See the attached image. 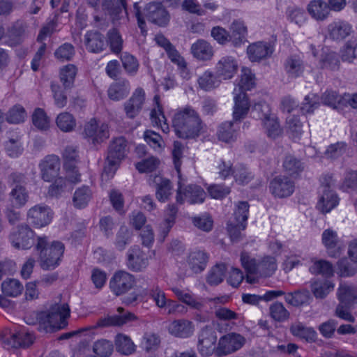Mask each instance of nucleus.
<instances>
[{"instance_id": "obj_1", "label": "nucleus", "mask_w": 357, "mask_h": 357, "mask_svg": "<svg viewBox=\"0 0 357 357\" xmlns=\"http://www.w3.org/2000/svg\"><path fill=\"white\" fill-rule=\"evenodd\" d=\"M204 126L199 114L191 106L177 109L172 119V127L176 135L182 139L198 137Z\"/></svg>"}, {"instance_id": "obj_2", "label": "nucleus", "mask_w": 357, "mask_h": 357, "mask_svg": "<svg viewBox=\"0 0 357 357\" xmlns=\"http://www.w3.org/2000/svg\"><path fill=\"white\" fill-rule=\"evenodd\" d=\"M255 84V75L251 70L243 68L238 86L234 89V106L233 118L235 121L243 119L250 109V102L245 90H250Z\"/></svg>"}, {"instance_id": "obj_3", "label": "nucleus", "mask_w": 357, "mask_h": 357, "mask_svg": "<svg viewBox=\"0 0 357 357\" xmlns=\"http://www.w3.org/2000/svg\"><path fill=\"white\" fill-rule=\"evenodd\" d=\"M36 249L38 252V261L43 270L56 268L61 261L64 252V245L59 241L49 243L46 236H38Z\"/></svg>"}, {"instance_id": "obj_4", "label": "nucleus", "mask_w": 357, "mask_h": 357, "mask_svg": "<svg viewBox=\"0 0 357 357\" xmlns=\"http://www.w3.org/2000/svg\"><path fill=\"white\" fill-rule=\"evenodd\" d=\"M70 312L67 303L54 305L49 311L38 314V329L48 332L52 329L64 328L67 324L66 319L70 317Z\"/></svg>"}, {"instance_id": "obj_5", "label": "nucleus", "mask_w": 357, "mask_h": 357, "mask_svg": "<svg viewBox=\"0 0 357 357\" xmlns=\"http://www.w3.org/2000/svg\"><path fill=\"white\" fill-rule=\"evenodd\" d=\"M128 142L124 137L114 138L109 144L107 162L108 165L104 168L105 173L114 172L116 166L123 160L128 153Z\"/></svg>"}, {"instance_id": "obj_6", "label": "nucleus", "mask_w": 357, "mask_h": 357, "mask_svg": "<svg viewBox=\"0 0 357 357\" xmlns=\"http://www.w3.org/2000/svg\"><path fill=\"white\" fill-rule=\"evenodd\" d=\"M245 343V338L241 334L230 333L222 336L218 342L215 354L222 356L239 350Z\"/></svg>"}, {"instance_id": "obj_7", "label": "nucleus", "mask_w": 357, "mask_h": 357, "mask_svg": "<svg viewBox=\"0 0 357 357\" xmlns=\"http://www.w3.org/2000/svg\"><path fill=\"white\" fill-rule=\"evenodd\" d=\"M64 160V169L66 172V176L72 183L80 181V174L77 164L79 162V154L77 146H67L63 152Z\"/></svg>"}, {"instance_id": "obj_8", "label": "nucleus", "mask_w": 357, "mask_h": 357, "mask_svg": "<svg viewBox=\"0 0 357 357\" xmlns=\"http://www.w3.org/2000/svg\"><path fill=\"white\" fill-rule=\"evenodd\" d=\"M205 197L206 192L201 186L195 184L183 186L181 181H178L176 195L178 203L183 204L186 200L190 204H201Z\"/></svg>"}, {"instance_id": "obj_9", "label": "nucleus", "mask_w": 357, "mask_h": 357, "mask_svg": "<svg viewBox=\"0 0 357 357\" xmlns=\"http://www.w3.org/2000/svg\"><path fill=\"white\" fill-rule=\"evenodd\" d=\"M33 231L27 225H20L9 235L12 245L17 249H29L33 244Z\"/></svg>"}, {"instance_id": "obj_10", "label": "nucleus", "mask_w": 357, "mask_h": 357, "mask_svg": "<svg viewBox=\"0 0 357 357\" xmlns=\"http://www.w3.org/2000/svg\"><path fill=\"white\" fill-rule=\"evenodd\" d=\"M217 335L215 331L208 326L201 329L198 333L197 350L204 357L211 356L215 353Z\"/></svg>"}, {"instance_id": "obj_11", "label": "nucleus", "mask_w": 357, "mask_h": 357, "mask_svg": "<svg viewBox=\"0 0 357 357\" xmlns=\"http://www.w3.org/2000/svg\"><path fill=\"white\" fill-rule=\"evenodd\" d=\"M83 134L92 144H101L109 137V126L105 123L98 124L95 119H91L84 125Z\"/></svg>"}, {"instance_id": "obj_12", "label": "nucleus", "mask_w": 357, "mask_h": 357, "mask_svg": "<svg viewBox=\"0 0 357 357\" xmlns=\"http://www.w3.org/2000/svg\"><path fill=\"white\" fill-rule=\"evenodd\" d=\"M134 284V276L123 271L116 272L109 281V288L116 296L126 294Z\"/></svg>"}, {"instance_id": "obj_13", "label": "nucleus", "mask_w": 357, "mask_h": 357, "mask_svg": "<svg viewBox=\"0 0 357 357\" xmlns=\"http://www.w3.org/2000/svg\"><path fill=\"white\" fill-rule=\"evenodd\" d=\"M143 15L151 23L160 26H166L169 21V16L161 3H148L143 10Z\"/></svg>"}, {"instance_id": "obj_14", "label": "nucleus", "mask_w": 357, "mask_h": 357, "mask_svg": "<svg viewBox=\"0 0 357 357\" xmlns=\"http://www.w3.org/2000/svg\"><path fill=\"white\" fill-rule=\"evenodd\" d=\"M38 167L42 179L50 182L59 175L61 167L60 159L55 155H48L40 162Z\"/></svg>"}, {"instance_id": "obj_15", "label": "nucleus", "mask_w": 357, "mask_h": 357, "mask_svg": "<svg viewBox=\"0 0 357 357\" xmlns=\"http://www.w3.org/2000/svg\"><path fill=\"white\" fill-rule=\"evenodd\" d=\"M353 33L352 25L349 22L342 20L333 21L327 26L328 38L337 43L344 40Z\"/></svg>"}, {"instance_id": "obj_16", "label": "nucleus", "mask_w": 357, "mask_h": 357, "mask_svg": "<svg viewBox=\"0 0 357 357\" xmlns=\"http://www.w3.org/2000/svg\"><path fill=\"white\" fill-rule=\"evenodd\" d=\"M52 211L47 206L36 205L27 212V220L36 227H43L50 223Z\"/></svg>"}, {"instance_id": "obj_17", "label": "nucleus", "mask_w": 357, "mask_h": 357, "mask_svg": "<svg viewBox=\"0 0 357 357\" xmlns=\"http://www.w3.org/2000/svg\"><path fill=\"white\" fill-rule=\"evenodd\" d=\"M295 184L293 180L286 176H275L270 183L269 189L277 197L283 198L290 196L294 191Z\"/></svg>"}, {"instance_id": "obj_18", "label": "nucleus", "mask_w": 357, "mask_h": 357, "mask_svg": "<svg viewBox=\"0 0 357 357\" xmlns=\"http://www.w3.org/2000/svg\"><path fill=\"white\" fill-rule=\"evenodd\" d=\"M238 64L237 60L231 56L221 57L215 65V74L221 79H231L237 73Z\"/></svg>"}, {"instance_id": "obj_19", "label": "nucleus", "mask_w": 357, "mask_h": 357, "mask_svg": "<svg viewBox=\"0 0 357 357\" xmlns=\"http://www.w3.org/2000/svg\"><path fill=\"white\" fill-rule=\"evenodd\" d=\"M145 102V92L142 88H137L131 97L124 103V111L129 119L136 117Z\"/></svg>"}, {"instance_id": "obj_20", "label": "nucleus", "mask_w": 357, "mask_h": 357, "mask_svg": "<svg viewBox=\"0 0 357 357\" xmlns=\"http://www.w3.org/2000/svg\"><path fill=\"white\" fill-rule=\"evenodd\" d=\"M127 266L132 271H142L149 265L146 255L138 246L130 248L127 253Z\"/></svg>"}, {"instance_id": "obj_21", "label": "nucleus", "mask_w": 357, "mask_h": 357, "mask_svg": "<svg viewBox=\"0 0 357 357\" xmlns=\"http://www.w3.org/2000/svg\"><path fill=\"white\" fill-rule=\"evenodd\" d=\"M273 47L268 43L257 42L250 45L247 54L252 62H259L271 56Z\"/></svg>"}, {"instance_id": "obj_22", "label": "nucleus", "mask_w": 357, "mask_h": 357, "mask_svg": "<svg viewBox=\"0 0 357 357\" xmlns=\"http://www.w3.org/2000/svg\"><path fill=\"white\" fill-rule=\"evenodd\" d=\"M117 312L119 314L100 319L97 321L96 327L120 326L135 318L133 314L125 312V310L121 307L117 308Z\"/></svg>"}, {"instance_id": "obj_23", "label": "nucleus", "mask_w": 357, "mask_h": 357, "mask_svg": "<svg viewBox=\"0 0 357 357\" xmlns=\"http://www.w3.org/2000/svg\"><path fill=\"white\" fill-rule=\"evenodd\" d=\"M321 240L330 257H337L340 256L341 246L335 231L331 229L324 230L322 233Z\"/></svg>"}, {"instance_id": "obj_24", "label": "nucleus", "mask_w": 357, "mask_h": 357, "mask_svg": "<svg viewBox=\"0 0 357 357\" xmlns=\"http://www.w3.org/2000/svg\"><path fill=\"white\" fill-rule=\"evenodd\" d=\"M150 119L153 126L160 128L165 133L169 132V125L167 123L163 107L160 104V98L158 95H155L153 98V108L151 111Z\"/></svg>"}, {"instance_id": "obj_25", "label": "nucleus", "mask_w": 357, "mask_h": 357, "mask_svg": "<svg viewBox=\"0 0 357 357\" xmlns=\"http://www.w3.org/2000/svg\"><path fill=\"white\" fill-rule=\"evenodd\" d=\"M150 180L155 185L157 199L162 202L168 200L172 194V185L170 181L159 175L151 176Z\"/></svg>"}, {"instance_id": "obj_26", "label": "nucleus", "mask_w": 357, "mask_h": 357, "mask_svg": "<svg viewBox=\"0 0 357 357\" xmlns=\"http://www.w3.org/2000/svg\"><path fill=\"white\" fill-rule=\"evenodd\" d=\"M84 43L88 51L99 53L105 48L104 36L97 31H87L84 35Z\"/></svg>"}, {"instance_id": "obj_27", "label": "nucleus", "mask_w": 357, "mask_h": 357, "mask_svg": "<svg viewBox=\"0 0 357 357\" xmlns=\"http://www.w3.org/2000/svg\"><path fill=\"white\" fill-rule=\"evenodd\" d=\"M130 91V82L128 80L123 79L110 84L107 89V96L110 100L119 101L127 97Z\"/></svg>"}, {"instance_id": "obj_28", "label": "nucleus", "mask_w": 357, "mask_h": 357, "mask_svg": "<svg viewBox=\"0 0 357 357\" xmlns=\"http://www.w3.org/2000/svg\"><path fill=\"white\" fill-rule=\"evenodd\" d=\"M4 147L10 157L17 158L24 151L20 135L14 131L7 132V140L4 143Z\"/></svg>"}, {"instance_id": "obj_29", "label": "nucleus", "mask_w": 357, "mask_h": 357, "mask_svg": "<svg viewBox=\"0 0 357 357\" xmlns=\"http://www.w3.org/2000/svg\"><path fill=\"white\" fill-rule=\"evenodd\" d=\"M193 56L200 61H208L214 54L213 47L206 40L199 39L190 48Z\"/></svg>"}, {"instance_id": "obj_30", "label": "nucleus", "mask_w": 357, "mask_h": 357, "mask_svg": "<svg viewBox=\"0 0 357 357\" xmlns=\"http://www.w3.org/2000/svg\"><path fill=\"white\" fill-rule=\"evenodd\" d=\"M169 332L175 337L187 338L193 334L194 327L188 320H176L169 324Z\"/></svg>"}, {"instance_id": "obj_31", "label": "nucleus", "mask_w": 357, "mask_h": 357, "mask_svg": "<svg viewBox=\"0 0 357 357\" xmlns=\"http://www.w3.org/2000/svg\"><path fill=\"white\" fill-rule=\"evenodd\" d=\"M284 68L286 73L291 78L300 77L305 70L304 63L298 55L289 56L284 63Z\"/></svg>"}, {"instance_id": "obj_32", "label": "nucleus", "mask_w": 357, "mask_h": 357, "mask_svg": "<svg viewBox=\"0 0 357 357\" xmlns=\"http://www.w3.org/2000/svg\"><path fill=\"white\" fill-rule=\"evenodd\" d=\"M208 258V255L204 251L195 250L189 254L188 264L193 273H200L205 269Z\"/></svg>"}, {"instance_id": "obj_33", "label": "nucleus", "mask_w": 357, "mask_h": 357, "mask_svg": "<svg viewBox=\"0 0 357 357\" xmlns=\"http://www.w3.org/2000/svg\"><path fill=\"white\" fill-rule=\"evenodd\" d=\"M230 40L234 46H239L246 40L247 27L243 21L235 20L230 25Z\"/></svg>"}, {"instance_id": "obj_34", "label": "nucleus", "mask_w": 357, "mask_h": 357, "mask_svg": "<svg viewBox=\"0 0 357 357\" xmlns=\"http://www.w3.org/2000/svg\"><path fill=\"white\" fill-rule=\"evenodd\" d=\"M102 8L108 12L114 21L123 17V10L127 15L126 0H103Z\"/></svg>"}, {"instance_id": "obj_35", "label": "nucleus", "mask_w": 357, "mask_h": 357, "mask_svg": "<svg viewBox=\"0 0 357 357\" xmlns=\"http://www.w3.org/2000/svg\"><path fill=\"white\" fill-rule=\"evenodd\" d=\"M307 11L317 20H324L330 15L327 3L323 0H312L307 5Z\"/></svg>"}, {"instance_id": "obj_36", "label": "nucleus", "mask_w": 357, "mask_h": 357, "mask_svg": "<svg viewBox=\"0 0 357 357\" xmlns=\"http://www.w3.org/2000/svg\"><path fill=\"white\" fill-rule=\"evenodd\" d=\"M284 171L292 177L298 176L305 168L304 163L293 155H287L283 160Z\"/></svg>"}, {"instance_id": "obj_37", "label": "nucleus", "mask_w": 357, "mask_h": 357, "mask_svg": "<svg viewBox=\"0 0 357 357\" xmlns=\"http://www.w3.org/2000/svg\"><path fill=\"white\" fill-rule=\"evenodd\" d=\"M340 304L352 305L357 300V290L350 284H340L337 291Z\"/></svg>"}, {"instance_id": "obj_38", "label": "nucleus", "mask_w": 357, "mask_h": 357, "mask_svg": "<svg viewBox=\"0 0 357 357\" xmlns=\"http://www.w3.org/2000/svg\"><path fill=\"white\" fill-rule=\"evenodd\" d=\"M338 197L333 190H322L317 204L318 208L323 213H328L338 204Z\"/></svg>"}, {"instance_id": "obj_39", "label": "nucleus", "mask_w": 357, "mask_h": 357, "mask_svg": "<svg viewBox=\"0 0 357 357\" xmlns=\"http://www.w3.org/2000/svg\"><path fill=\"white\" fill-rule=\"evenodd\" d=\"M29 199V194L24 185L15 186L9 194V200L12 206L21 208L26 204Z\"/></svg>"}, {"instance_id": "obj_40", "label": "nucleus", "mask_w": 357, "mask_h": 357, "mask_svg": "<svg viewBox=\"0 0 357 357\" xmlns=\"http://www.w3.org/2000/svg\"><path fill=\"white\" fill-rule=\"evenodd\" d=\"M334 284L327 280H316L311 284V290L316 298L323 299L333 291Z\"/></svg>"}, {"instance_id": "obj_41", "label": "nucleus", "mask_w": 357, "mask_h": 357, "mask_svg": "<svg viewBox=\"0 0 357 357\" xmlns=\"http://www.w3.org/2000/svg\"><path fill=\"white\" fill-rule=\"evenodd\" d=\"M197 83L202 89L208 91L217 88L220 84V79L216 74L206 70L199 76Z\"/></svg>"}, {"instance_id": "obj_42", "label": "nucleus", "mask_w": 357, "mask_h": 357, "mask_svg": "<svg viewBox=\"0 0 357 357\" xmlns=\"http://www.w3.org/2000/svg\"><path fill=\"white\" fill-rule=\"evenodd\" d=\"M1 290L6 296L17 297L22 293L24 286L18 280L10 278L1 283Z\"/></svg>"}, {"instance_id": "obj_43", "label": "nucleus", "mask_w": 357, "mask_h": 357, "mask_svg": "<svg viewBox=\"0 0 357 357\" xmlns=\"http://www.w3.org/2000/svg\"><path fill=\"white\" fill-rule=\"evenodd\" d=\"M262 126L269 138L275 139L282 134V129L279 123L278 119L275 114L264 120Z\"/></svg>"}, {"instance_id": "obj_44", "label": "nucleus", "mask_w": 357, "mask_h": 357, "mask_svg": "<svg viewBox=\"0 0 357 357\" xmlns=\"http://www.w3.org/2000/svg\"><path fill=\"white\" fill-rule=\"evenodd\" d=\"M237 128L236 123L232 121L223 123L219 128L218 135L220 140L229 142L234 140L237 135Z\"/></svg>"}, {"instance_id": "obj_45", "label": "nucleus", "mask_w": 357, "mask_h": 357, "mask_svg": "<svg viewBox=\"0 0 357 357\" xmlns=\"http://www.w3.org/2000/svg\"><path fill=\"white\" fill-rule=\"evenodd\" d=\"M107 43L112 52L119 54L123 50V40L122 36L116 28L111 29L107 33Z\"/></svg>"}, {"instance_id": "obj_46", "label": "nucleus", "mask_w": 357, "mask_h": 357, "mask_svg": "<svg viewBox=\"0 0 357 357\" xmlns=\"http://www.w3.org/2000/svg\"><path fill=\"white\" fill-rule=\"evenodd\" d=\"M319 64L321 68L336 70L340 66L339 57L334 52L324 51L321 55Z\"/></svg>"}, {"instance_id": "obj_47", "label": "nucleus", "mask_w": 357, "mask_h": 357, "mask_svg": "<svg viewBox=\"0 0 357 357\" xmlns=\"http://www.w3.org/2000/svg\"><path fill=\"white\" fill-rule=\"evenodd\" d=\"M115 345L116 351L123 355H130L135 351V345L131 339L123 334L116 336Z\"/></svg>"}, {"instance_id": "obj_48", "label": "nucleus", "mask_w": 357, "mask_h": 357, "mask_svg": "<svg viewBox=\"0 0 357 357\" xmlns=\"http://www.w3.org/2000/svg\"><path fill=\"white\" fill-rule=\"evenodd\" d=\"M277 269V262L275 257L266 256L258 263V274L262 277L271 276Z\"/></svg>"}, {"instance_id": "obj_49", "label": "nucleus", "mask_w": 357, "mask_h": 357, "mask_svg": "<svg viewBox=\"0 0 357 357\" xmlns=\"http://www.w3.org/2000/svg\"><path fill=\"white\" fill-rule=\"evenodd\" d=\"M290 331L293 335L306 341H313L316 338L315 331L310 327H306L301 323H296L291 325Z\"/></svg>"}, {"instance_id": "obj_50", "label": "nucleus", "mask_w": 357, "mask_h": 357, "mask_svg": "<svg viewBox=\"0 0 357 357\" xmlns=\"http://www.w3.org/2000/svg\"><path fill=\"white\" fill-rule=\"evenodd\" d=\"M77 68L73 64H68L60 70V80L63 83L64 88L70 89L73 86Z\"/></svg>"}, {"instance_id": "obj_51", "label": "nucleus", "mask_w": 357, "mask_h": 357, "mask_svg": "<svg viewBox=\"0 0 357 357\" xmlns=\"http://www.w3.org/2000/svg\"><path fill=\"white\" fill-rule=\"evenodd\" d=\"M172 290L180 301H181L190 307L197 310H201L204 307V303L203 302L202 300L197 299L195 298L192 295L188 293H185L177 288H174Z\"/></svg>"}, {"instance_id": "obj_52", "label": "nucleus", "mask_w": 357, "mask_h": 357, "mask_svg": "<svg viewBox=\"0 0 357 357\" xmlns=\"http://www.w3.org/2000/svg\"><path fill=\"white\" fill-rule=\"evenodd\" d=\"M56 123L61 131L68 132L74 130L76 126V120L71 114L62 112L57 116Z\"/></svg>"}, {"instance_id": "obj_53", "label": "nucleus", "mask_w": 357, "mask_h": 357, "mask_svg": "<svg viewBox=\"0 0 357 357\" xmlns=\"http://www.w3.org/2000/svg\"><path fill=\"white\" fill-rule=\"evenodd\" d=\"M33 336L31 333L20 331L11 335L10 343L13 347L26 348L33 344Z\"/></svg>"}, {"instance_id": "obj_54", "label": "nucleus", "mask_w": 357, "mask_h": 357, "mask_svg": "<svg viewBox=\"0 0 357 357\" xmlns=\"http://www.w3.org/2000/svg\"><path fill=\"white\" fill-rule=\"evenodd\" d=\"M91 198V192L89 187L78 188L74 193L73 204L76 208H84Z\"/></svg>"}, {"instance_id": "obj_55", "label": "nucleus", "mask_w": 357, "mask_h": 357, "mask_svg": "<svg viewBox=\"0 0 357 357\" xmlns=\"http://www.w3.org/2000/svg\"><path fill=\"white\" fill-rule=\"evenodd\" d=\"M226 271L227 268L224 264L213 266L208 274L207 282L212 286L219 284L223 281Z\"/></svg>"}, {"instance_id": "obj_56", "label": "nucleus", "mask_w": 357, "mask_h": 357, "mask_svg": "<svg viewBox=\"0 0 357 357\" xmlns=\"http://www.w3.org/2000/svg\"><path fill=\"white\" fill-rule=\"evenodd\" d=\"M310 299V291L307 290L296 291L289 293L285 296V301L294 306H299L308 303Z\"/></svg>"}, {"instance_id": "obj_57", "label": "nucleus", "mask_w": 357, "mask_h": 357, "mask_svg": "<svg viewBox=\"0 0 357 357\" xmlns=\"http://www.w3.org/2000/svg\"><path fill=\"white\" fill-rule=\"evenodd\" d=\"M132 232L126 226H121L116 233L114 245L120 251L123 250L131 241Z\"/></svg>"}, {"instance_id": "obj_58", "label": "nucleus", "mask_w": 357, "mask_h": 357, "mask_svg": "<svg viewBox=\"0 0 357 357\" xmlns=\"http://www.w3.org/2000/svg\"><path fill=\"white\" fill-rule=\"evenodd\" d=\"M309 271L312 274L326 276L332 275L333 273L332 264L324 259L314 261L309 268Z\"/></svg>"}, {"instance_id": "obj_59", "label": "nucleus", "mask_w": 357, "mask_h": 357, "mask_svg": "<svg viewBox=\"0 0 357 357\" xmlns=\"http://www.w3.org/2000/svg\"><path fill=\"white\" fill-rule=\"evenodd\" d=\"M233 175L236 182L241 185L248 184L254 178L253 174L243 165L234 169Z\"/></svg>"}, {"instance_id": "obj_60", "label": "nucleus", "mask_w": 357, "mask_h": 357, "mask_svg": "<svg viewBox=\"0 0 357 357\" xmlns=\"http://www.w3.org/2000/svg\"><path fill=\"white\" fill-rule=\"evenodd\" d=\"M122 65L126 73L130 75H135L139 69V63L137 59L128 52H124L121 57Z\"/></svg>"}, {"instance_id": "obj_61", "label": "nucleus", "mask_w": 357, "mask_h": 357, "mask_svg": "<svg viewBox=\"0 0 357 357\" xmlns=\"http://www.w3.org/2000/svg\"><path fill=\"white\" fill-rule=\"evenodd\" d=\"M271 317L277 321H284L289 317V312L280 302H275L269 307Z\"/></svg>"}, {"instance_id": "obj_62", "label": "nucleus", "mask_w": 357, "mask_h": 357, "mask_svg": "<svg viewBox=\"0 0 357 357\" xmlns=\"http://www.w3.org/2000/svg\"><path fill=\"white\" fill-rule=\"evenodd\" d=\"M113 349L112 342L105 339L96 341L93 346V352L101 357L109 356L112 354Z\"/></svg>"}, {"instance_id": "obj_63", "label": "nucleus", "mask_w": 357, "mask_h": 357, "mask_svg": "<svg viewBox=\"0 0 357 357\" xmlns=\"http://www.w3.org/2000/svg\"><path fill=\"white\" fill-rule=\"evenodd\" d=\"M160 165L158 158L151 156L135 163L136 169L141 173H148L155 171Z\"/></svg>"}, {"instance_id": "obj_64", "label": "nucleus", "mask_w": 357, "mask_h": 357, "mask_svg": "<svg viewBox=\"0 0 357 357\" xmlns=\"http://www.w3.org/2000/svg\"><path fill=\"white\" fill-rule=\"evenodd\" d=\"M75 54L74 46L68 43L60 45L55 51V57L61 61H70Z\"/></svg>"}]
</instances>
